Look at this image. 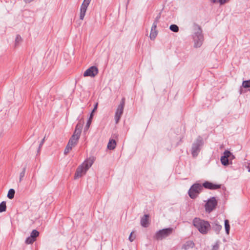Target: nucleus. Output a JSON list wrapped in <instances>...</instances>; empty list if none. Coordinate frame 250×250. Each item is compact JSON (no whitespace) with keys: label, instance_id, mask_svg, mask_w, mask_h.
Segmentation results:
<instances>
[{"label":"nucleus","instance_id":"f257e3e1","mask_svg":"<svg viewBox=\"0 0 250 250\" xmlns=\"http://www.w3.org/2000/svg\"><path fill=\"white\" fill-rule=\"evenodd\" d=\"M221 187V185L215 184L208 181L205 182L202 185L199 183H195L190 188L188 194L190 198L194 199L203 189V187L206 189L214 190L220 188Z\"/></svg>","mask_w":250,"mask_h":250},{"label":"nucleus","instance_id":"f03ea898","mask_svg":"<svg viewBox=\"0 0 250 250\" xmlns=\"http://www.w3.org/2000/svg\"><path fill=\"white\" fill-rule=\"evenodd\" d=\"M193 226L203 234H206L210 228V225L207 221L196 217L193 220Z\"/></svg>","mask_w":250,"mask_h":250},{"label":"nucleus","instance_id":"7ed1b4c3","mask_svg":"<svg viewBox=\"0 0 250 250\" xmlns=\"http://www.w3.org/2000/svg\"><path fill=\"white\" fill-rule=\"evenodd\" d=\"M93 160L90 158L85 160L80 166H79L75 172L74 178L77 179L84 175L88 169L93 164Z\"/></svg>","mask_w":250,"mask_h":250},{"label":"nucleus","instance_id":"20e7f679","mask_svg":"<svg viewBox=\"0 0 250 250\" xmlns=\"http://www.w3.org/2000/svg\"><path fill=\"white\" fill-rule=\"evenodd\" d=\"M195 32L193 35V39L194 41V46L196 48L200 47L203 44L204 41V37L202 34V31L200 26L195 25Z\"/></svg>","mask_w":250,"mask_h":250},{"label":"nucleus","instance_id":"39448f33","mask_svg":"<svg viewBox=\"0 0 250 250\" xmlns=\"http://www.w3.org/2000/svg\"><path fill=\"white\" fill-rule=\"evenodd\" d=\"M203 145V138L201 136H198L192 145L191 151L193 157H195L198 156Z\"/></svg>","mask_w":250,"mask_h":250},{"label":"nucleus","instance_id":"423d86ee","mask_svg":"<svg viewBox=\"0 0 250 250\" xmlns=\"http://www.w3.org/2000/svg\"><path fill=\"white\" fill-rule=\"evenodd\" d=\"M173 231L172 228H168L160 229L156 232L154 238L156 240H162L171 235Z\"/></svg>","mask_w":250,"mask_h":250},{"label":"nucleus","instance_id":"0eeeda50","mask_svg":"<svg viewBox=\"0 0 250 250\" xmlns=\"http://www.w3.org/2000/svg\"><path fill=\"white\" fill-rule=\"evenodd\" d=\"M125 98L123 97L121 101L120 102V104L118 105L115 115V119L116 121V124H118L119 120H120V118L122 116V115L123 114L124 112V109L125 105Z\"/></svg>","mask_w":250,"mask_h":250},{"label":"nucleus","instance_id":"6e6552de","mask_svg":"<svg viewBox=\"0 0 250 250\" xmlns=\"http://www.w3.org/2000/svg\"><path fill=\"white\" fill-rule=\"evenodd\" d=\"M217 205V201L214 197L209 199L205 205L206 211L208 213L214 210Z\"/></svg>","mask_w":250,"mask_h":250},{"label":"nucleus","instance_id":"1a4fd4ad","mask_svg":"<svg viewBox=\"0 0 250 250\" xmlns=\"http://www.w3.org/2000/svg\"><path fill=\"white\" fill-rule=\"evenodd\" d=\"M231 155V153L228 150H226L223 153V155L221 157L220 161L222 164L225 166H228L229 164H231V162H229V158Z\"/></svg>","mask_w":250,"mask_h":250},{"label":"nucleus","instance_id":"9d476101","mask_svg":"<svg viewBox=\"0 0 250 250\" xmlns=\"http://www.w3.org/2000/svg\"><path fill=\"white\" fill-rule=\"evenodd\" d=\"M98 73V69L95 66L88 68L83 73L84 77H94Z\"/></svg>","mask_w":250,"mask_h":250},{"label":"nucleus","instance_id":"9b49d317","mask_svg":"<svg viewBox=\"0 0 250 250\" xmlns=\"http://www.w3.org/2000/svg\"><path fill=\"white\" fill-rule=\"evenodd\" d=\"M157 24L153 23L151 27V32L150 34V38L151 40H154L157 35V31L156 30Z\"/></svg>","mask_w":250,"mask_h":250},{"label":"nucleus","instance_id":"f8f14e48","mask_svg":"<svg viewBox=\"0 0 250 250\" xmlns=\"http://www.w3.org/2000/svg\"><path fill=\"white\" fill-rule=\"evenodd\" d=\"M149 216L148 214H146L144 215V216L141 219V225L145 228H146L148 226L149 222Z\"/></svg>","mask_w":250,"mask_h":250},{"label":"nucleus","instance_id":"ddd939ff","mask_svg":"<svg viewBox=\"0 0 250 250\" xmlns=\"http://www.w3.org/2000/svg\"><path fill=\"white\" fill-rule=\"evenodd\" d=\"M209 229H211L212 230L214 231L216 234H218L219 233L220 231L222 229V226L218 223L214 222L211 224V225H210V228Z\"/></svg>","mask_w":250,"mask_h":250},{"label":"nucleus","instance_id":"4468645a","mask_svg":"<svg viewBox=\"0 0 250 250\" xmlns=\"http://www.w3.org/2000/svg\"><path fill=\"white\" fill-rule=\"evenodd\" d=\"M87 6L81 5V8H80V19L81 20H83L84 19V17L85 16Z\"/></svg>","mask_w":250,"mask_h":250},{"label":"nucleus","instance_id":"2eb2a0df","mask_svg":"<svg viewBox=\"0 0 250 250\" xmlns=\"http://www.w3.org/2000/svg\"><path fill=\"white\" fill-rule=\"evenodd\" d=\"M195 244L192 241H188L183 245L182 249L188 250L190 248H193Z\"/></svg>","mask_w":250,"mask_h":250},{"label":"nucleus","instance_id":"dca6fc26","mask_svg":"<svg viewBox=\"0 0 250 250\" xmlns=\"http://www.w3.org/2000/svg\"><path fill=\"white\" fill-rule=\"evenodd\" d=\"M79 140V139H78L77 137L75 138L71 136L68 141V144L73 147L77 145Z\"/></svg>","mask_w":250,"mask_h":250},{"label":"nucleus","instance_id":"f3484780","mask_svg":"<svg viewBox=\"0 0 250 250\" xmlns=\"http://www.w3.org/2000/svg\"><path fill=\"white\" fill-rule=\"evenodd\" d=\"M116 146V142L115 140H110L107 144V148L109 150H113Z\"/></svg>","mask_w":250,"mask_h":250},{"label":"nucleus","instance_id":"a211bd4d","mask_svg":"<svg viewBox=\"0 0 250 250\" xmlns=\"http://www.w3.org/2000/svg\"><path fill=\"white\" fill-rule=\"evenodd\" d=\"M93 116H94V115H92V113L90 114L89 118L88 119V121H87L86 125L84 127V132L86 131L88 129L90 125H91V121L93 117Z\"/></svg>","mask_w":250,"mask_h":250},{"label":"nucleus","instance_id":"6ab92c4d","mask_svg":"<svg viewBox=\"0 0 250 250\" xmlns=\"http://www.w3.org/2000/svg\"><path fill=\"white\" fill-rule=\"evenodd\" d=\"M15 193V190L13 188H11L9 190L7 196L9 199H12L14 197Z\"/></svg>","mask_w":250,"mask_h":250},{"label":"nucleus","instance_id":"aec40b11","mask_svg":"<svg viewBox=\"0 0 250 250\" xmlns=\"http://www.w3.org/2000/svg\"><path fill=\"white\" fill-rule=\"evenodd\" d=\"M225 230H226V233L227 234H229V233L230 226H229V221L227 219H226L225 220Z\"/></svg>","mask_w":250,"mask_h":250},{"label":"nucleus","instance_id":"412c9836","mask_svg":"<svg viewBox=\"0 0 250 250\" xmlns=\"http://www.w3.org/2000/svg\"><path fill=\"white\" fill-rule=\"evenodd\" d=\"M39 232L36 229H33L31 232L30 235L31 237H33L34 239H35L36 240L37 238L39 236Z\"/></svg>","mask_w":250,"mask_h":250},{"label":"nucleus","instance_id":"4be33fe9","mask_svg":"<svg viewBox=\"0 0 250 250\" xmlns=\"http://www.w3.org/2000/svg\"><path fill=\"white\" fill-rule=\"evenodd\" d=\"M169 29L174 32H178L179 31V27L176 24H171L169 26Z\"/></svg>","mask_w":250,"mask_h":250},{"label":"nucleus","instance_id":"5701e85b","mask_svg":"<svg viewBox=\"0 0 250 250\" xmlns=\"http://www.w3.org/2000/svg\"><path fill=\"white\" fill-rule=\"evenodd\" d=\"M6 210V202L5 201H2L0 204V212H2Z\"/></svg>","mask_w":250,"mask_h":250},{"label":"nucleus","instance_id":"b1692460","mask_svg":"<svg viewBox=\"0 0 250 250\" xmlns=\"http://www.w3.org/2000/svg\"><path fill=\"white\" fill-rule=\"evenodd\" d=\"M36 241L35 239H34L33 237H31V236H29L26 239L25 243L26 244H32Z\"/></svg>","mask_w":250,"mask_h":250},{"label":"nucleus","instance_id":"393cba45","mask_svg":"<svg viewBox=\"0 0 250 250\" xmlns=\"http://www.w3.org/2000/svg\"><path fill=\"white\" fill-rule=\"evenodd\" d=\"M242 86L245 88H250V80L244 81L242 83ZM249 90L250 91V89Z\"/></svg>","mask_w":250,"mask_h":250},{"label":"nucleus","instance_id":"a878e982","mask_svg":"<svg viewBox=\"0 0 250 250\" xmlns=\"http://www.w3.org/2000/svg\"><path fill=\"white\" fill-rule=\"evenodd\" d=\"M81 131L77 130L76 129H75L73 135L71 136L75 138H78V139H80V136H81Z\"/></svg>","mask_w":250,"mask_h":250},{"label":"nucleus","instance_id":"bb28decb","mask_svg":"<svg viewBox=\"0 0 250 250\" xmlns=\"http://www.w3.org/2000/svg\"><path fill=\"white\" fill-rule=\"evenodd\" d=\"M83 122H81V121H80L77 124V125L75 127V129L79 130V131H81V132H82V129L83 126Z\"/></svg>","mask_w":250,"mask_h":250},{"label":"nucleus","instance_id":"cd10ccee","mask_svg":"<svg viewBox=\"0 0 250 250\" xmlns=\"http://www.w3.org/2000/svg\"><path fill=\"white\" fill-rule=\"evenodd\" d=\"M22 41V38L20 35H17L15 39V46H17L19 45V43H20Z\"/></svg>","mask_w":250,"mask_h":250},{"label":"nucleus","instance_id":"c85d7f7f","mask_svg":"<svg viewBox=\"0 0 250 250\" xmlns=\"http://www.w3.org/2000/svg\"><path fill=\"white\" fill-rule=\"evenodd\" d=\"M72 147H73V146H72L70 145H69V144H67V145L64 149V154L65 155L67 154L69 152V151L72 149Z\"/></svg>","mask_w":250,"mask_h":250},{"label":"nucleus","instance_id":"c756f323","mask_svg":"<svg viewBox=\"0 0 250 250\" xmlns=\"http://www.w3.org/2000/svg\"><path fill=\"white\" fill-rule=\"evenodd\" d=\"M25 170H26V167H24L23 168L22 171L20 173V178H19L20 182H21L22 181V178L24 176Z\"/></svg>","mask_w":250,"mask_h":250},{"label":"nucleus","instance_id":"7c9ffc66","mask_svg":"<svg viewBox=\"0 0 250 250\" xmlns=\"http://www.w3.org/2000/svg\"><path fill=\"white\" fill-rule=\"evenodd\" d=\"M45 137L42 139V140L41 141L40 143V145H39V148H38V153H39L40 151V150H41V148H42L43 144H44V141H45Z\"/></svg>","mask_w":250,"mask_h":250},{"label":"nucleus","instance_id":"2f4dec72","mask_svg":"<svg viewBox=\"0 0 250 250\" xmlns=\"http://www.w3.org/2000/svg\"><path fill=\"white\" fill-rule=\"evenodd\" d=\"M160 17H161V13H160L155 18V19L154 21V22L153 23H156V24H157L158 22H159V19H160Z\"/></svg>","mask_w":250,"mask_h":250},{"label":"nucleus","instance_id":"473e14b6","mask_svg":"<svg viewBox=\"0 0 250 250\" xmlns=\"http://www.w3.org/2000/svg\"><path fill=\"white\" fill-rule=\"evenodd\" d=\"M91 0H84L83 3H82V5H84V6H88L90 1H91Z\"/></svg>","mask_w":250,"mask_h":250},{"label":"nucleus","instance_id":"72a5a7b5","mask_svg":"<svg viewBox=\"0 0 250 250\" xmlns=\"http://www.w3.org/2000/svg\"><path fill=\"white\" fill-rule=\"evenodd\" d=\"M213 1L214 2H215L216 0H213ZM229 0H218V2L221 5L227 2Z\"/></svg>","mask_w":250,"mask_h":250},{"label":"nucleus","instance_id":"f704fd0d","mask_svg":"<svg viewBox=\"0 0 250 250\" xmlns=\"http://www.w3.org/2000/svg\"><path fill=\"white\" fill-rule=\"evenodd\" d=\"M132 234H133V232H132L130 233V235H129V238H128L130 242H133V240H134L135 238V236L133 237V236H132Z\"/></svg>","mask_w":250,"mask_h":250},{"label":"nucleus","instance_id":"c9c22d12","mask_svg":"<svg viewBox=\"0 0 250 250\" xmlns=\"http://www.w3.org/2000/svg\"><path fill=\"white\" fill-rule=\"evenodd\" d=\"M98 107V103H96L94 105V108L92 110L91 113H92V115H94V112L97 110Z\"/></svg>","mask_w":250,"mask_h":250},{"label":"nucleus","instance_id":"e433bc0d","mask_svg":"<svg viewBox=\"0 0 250 250\" xmlns=\"http://www.w3.org/2000/svg\"><path fill=\"white\" fill-rule=\"evenodd\" d=\"M218 249H219V245L218 244H216L215 245H214L212 248V250H218Z\"/></svg>","mask_w":250,"mask_h":250},{"label":"nucleus","instance_id":"4c0bfd02","mask_svg":"<svg viewBox=\"0 0 250 250\" xmlns=\"http://www.w3.org/2000/svg\"><path fill=\"white\" fill-rule=\"evenodd\" d=\"M26 3H29L33 1L34 0H23Z\"/></svg>","mask_w":250,"mask_h":250},{"label":"nucleus","instance_id":"58836bf2","mask_svg":"<svg viewBox=\"0 0 250 250\" xmlns=\"http://www.w3.org/2000/svg\"><path fill=\"white\" fill-rule=\"evenodd\" d=\"M229 158L230 159V160L231 161L232 160L235 158V156L231 153V155L230 156V157Z\"/></svg>","mask_w":250,"mask_h":250},{"label":"nucleus","instance_id":"ea45409f","mask_svg":"<svg viewBox=\"0 0 250 250\" xmlns=\"http://www.w3.org/2000/svg\"><path fill=\"white\" fill-rule=\"evenodd\" d=\"M247 168L249 172H250V163L249 164V165L247 167Z\"/></svg>","mask_w":250,"mask_h":250},{"label":"nucleus","instance_id":"a19ab883","mask_svg":"<svg viewBox=\"0 0 250 250\" xmlns=\"http://www.w3.org/2000/svg\"><path fill=\"white\" fill-rule=\"evenodd\" d=\"M240 94H242V89H241L240 90Z\"/></svg>","mask_w":250,"mask_h":250}]
</instances>
